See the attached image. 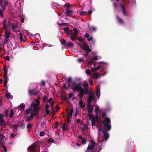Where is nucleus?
<instances>
[{"label":"nucleus","mask_w":152,"mask_h":152,"mask_svg":"<svg viewBox=\"0 0 152 152\" xmlns=\"http://www.w3.org/2000/svg\"><path fill=\"white\" fill-rule=\"evenodd\" d=\"M117 19L118 20V22L121 23H124L125 22L122 19H121L118 16H117L116 17Z\"/></svg>","instance_id":"obj_20"},{"label":"nucleus","mask_w":152,"mask_h":152,"mask_svg":"<svg viewBox=\"0 0 152 152\" xmlns=\"http://www.w3.org/2000/svg\"><path fill=\"white\" fill-rule=\"evenodd\" d=\"M67 46L68 47H73V44L71 42H68L67 44Z\"/></svg>","instance_id":"obj_36"},{"label":"nucleus","mask_w":152,"mask_h":152,"mask_svg":"<svg viewBox=\"0 0 152 152\" xmlns=\"http://www.w3.org/2000/svg\"><path fill=\"white\" fill-rule=\"evenodd\" d=\"M71 80H72V78L71 77H69L67 79V83L68 84L69 86L70 84L71 85H72V83H71Z\"/></svg>","instance_id":"obj_31"},{"label":"nucleus","mask_w":152,"mask_h":152,"mask_svg":"<svg viewBox=\"0 0 152 152\" xmlns=\"http://www.w3.org/2000/svg\"><path fill=\"white\" fill-rule=\"evenodd\" d=\"M100 95V89L97 88L96 92V96L98 98H99Z\"/></svg>","instance_id":"obj_27"},{"label":"nucleus","mask_w":152,"mask_h":152,"mask_svg":"<svg viewBox=\"0 0 152 152\" xmlns=\"http://www.w3.org/2000/svg\"><path fill=\"white\" fill-rule=\"evenodd\" d=\"M89 30L91 31H95L96 30V28L94 26H91L89 28Z\"/></svg>","instance_id":"obj_38"},{"label":"nucleus","mask_w":152,"mask_h":152,"mask_svg":"<svg viewBox=\"0 0 152 152\" xmlns=\"http://www.w3.org/2000/svg\"><path fill=\"white\" fill-rule=\"evenodd\" d=\"M83 86L85 88H87L88 86V83H85L83 85Z\"/></svg>","instance_id":"obj_57"},{"label":"nucleus","mask_w":152,"mask_h":152,"mask_svg":"<svg viewBox=\"0 0 152 152\" xmlns=\"http://www.w3.org/2000/svg\"><path fill=\"white\" fill-rule=\"evenodd\" d=\"M4 117L3 114L0 113V124H3L4 122Z\"/></svg>","instance_id":"obj_16"},{"label":"nucleus","mask_w":152,"mask_h":152,"mask_svg":"<svg viewBox=\"0 0 152 152\" xmlns=\"http://www.w3.org/2000/svg\"><path fill=\"white\" fill-rule=\"evenodd\" d=\"M88 92L89 91L88 90L82 92H80L79 94L78 95L79 96V99H80L81 100H82L83 96L85 94L86 95L88 94Z\"/></svg>","instance_id":"obj_9"},{"label":"nucleus","mask_w":152,"mask_h":152,"mask_svg":"<svg viewBox=\"0 0 152 152\" xmlns=\"http://www.w3.org/2000/svg\"><path fill=\"white\" fill-rule=\"evenodd\" d=\"M88 41L89 42L92 41V42H94V40L92 37H90L88 39Z\"/></svg>","instance_id":"obj_53"},{"label":"nucleus","mask_w":152,"mask_h":152,"mask_svg":"<svg viewBox=\"0 0 152 152\" xmlns=\"http://www.w3.org/2000/svg\"><path fill=\"white\" fill-rule=\"evenodd\" d=\"M17 27V26L16 25H14L13 24L12 26V29H13V31H15V28Z\"/></svg>","instance_id":"obj_42"},{"label":"nucleus","mask_w":152,"mask_h":152,"mask_svg":"<svg viewBox=\"0 0 152 152\" xmlns=\"http://www.w3.org/2000/svg\"><path fill=\"white\" fill-rule=\"evenodd\" d=\"M28 149L29 150L30 152H35L36 150V145L34 144H32L28 148Z\"/></svg>","instance_id":"obj_10"},{"label":"nucleus","mask_w":152,"mask_h":152,"mask_svg":"<svg viewBox=\"0 0 152 152\" xmlns=\"http://www.w3.org/2000/svg\"><path fill=\"white\" fill-rule=\"evenodd\" d=\"M102 148L99 146H96L94 150V152H99L101 150Z\"/></svg>","instance_id":"obj_25"},{"label":"nucleus","mask_w":152,"mask_h":152,"mask_svg":"<svg viewBox=\"0 0 152 152\" xmlns=\"http://www.w3.org/2000/svg\"><path fill=\"white\" fill-rule=\"evenodd\" d=\"M110 122V119L108 118H105L102 124H109Z\"/></svg>","instance_id":"obj_17"},{"label":"nucleus","mask_w":152,"mask_h":152,"mask_svg":"<svg viewBox=\"0 0 152 152\" xmlns=\"http://www.w3.org/2000/svg\"><path fill=\"white\" fill-rule=\"evenodd\" d=\"M64 32L65 33H66V32H68L69 31V27H65L64 28Z\"/></svg>","instance_id":"obj_41"},{"label":"nucleus","mask_w":152,"mask_h":152,"mask_svg":"<svg viewBox=\"0 0 152 152\" xmlns=\"http://www.w3.org/2000/svg\"><path fill=\"white\" fill-rule=\"evenodd\" d=\"M92 126H95L97 128L99 132L98 134L100 132L102 131L104 134L103 139L105 141L107 140L109 137V135L107 132L110 130L111 126L110 124H91Z\"/></svg>","instance_id":"obj_2"},{"label":"nucleus","mask_w":152,"mask_h":152,"mask_svg":"<svg viewBox=\"0 0 152 152\" xmlns=\"http://www.w3.org/2000/svg\"><path fill=\"white\" fill-rule=\"evenodd\" d=\"M72 86L73 87L72 88L73 91L74 92L79 91L80 92H82L88 90V88H85L84 89L82 87V83H76L75 81H74L72 82Z\"/></svg>","instance_id":"obj_3"},{"label":"nucleus","mask_w":152,"mask_h":152,"mask_svg":"<svg viewBox=\"0 0 152 152\" xmlns=\"http://www.w3.org/2000/svg\"><path fill=\"white\" fill-rule=\"evenodd\" d=\"M98 59L97 56H94L93 58H91V62H94V61H96Z\"/></svg>","instance_id":"obj_39"},{"label":"nucleus","mask_w":152,"mask_h":152,"mask_svg":"<svg viewBox=\"0 0 152 152\" xmlns=\"http://www.w3.org/2000/svg\"><path fill=\"white\" fill-rule=\"evenodd\" d=\"M79 104L82 107L84 106V105H83V102L82 100H81L79 102Z\"/></svg>","instance_id":"obj_48"},{"label":"nucleus","mask_w":152,"mask_h":152,"mask_svg":"<svg viewBox=\"0 0 152 152\" xmlns=\"http://www.w3.org/2000/svg\"><path fill=\"white\" fill-rule=\"evenodd\" d=\"M45 110L48 109L49 108V105L48 104H46L45 105Z\"/></svg>","instance_id":"obj_60"},{"label":"nucleus","mask_w":152,"mask_h":152,"mask_svg":"<svg viewBox=\"0 0 152 152\" xmlns=\"http://www.w3.org/2000/svg\"><path fill=\"white\" fill-rule=\"evenodd\" d=\"M45 135V132H44L41 131L39 133V135L41 137L44 136Z\"/></svg>","instance_id":"obj_46"},{"label":"nucleus","mask_w":152,"mask_h":152,"mask_svg":"<svg viewBox=\"0 0 152 152\" xmlns=\"http://www.w3.org/2000/svg\"><path fill=\"white\" fill-rule=\"evenodd\" d=\"M73 12V11L72 10H70L68 9L66 10V15L68 16L72 14Z\"/></svg>","instance_id":"obj_15"},{"label":"nucleus","mask_w":152,"mask_h":152,"mask_svg":"<svg viewBox=\"0 0 152 152\" xmlns=\"http://www.w3.org/2000/svg\"><path fill=\"white\" fill-rule=\"evenodd\" d=\"M14 113H13V110L12 109L11 110L10 113V114L9 118H11L14 115Z\"/></svg>","instance_id":"obj_32"},{"label":"nucleus","mask_w":152,"mask_h":152,"mask_svg":"<svg viewBox=\"0 0 152 152\" xmlns=\"http://www.w3.org/2000/svg\"><path fill=\"white\" fill-rule=\"evenodd\" d=\"M4 11L5 10L3 11V9H2L1 11H0V15L2 18H3L4 17V14L3 13V12H4Z\"/></svg>","instance_id":"obj_43"},{"label":"nucleus","mask_w":152,"mask_h":152,"mask_svg":"<svg viewBox=\"0 0 152 152\" xmlns=\"http://www.w3.org/2000/svg\"><path fill=\"white\" fill-rule=\"evenodd\" d=\"M86 13V12H81L80 13L81 15L83 16Z\"/></svg>","instance_id":"obj_63"},{"label":"nucleus","mask_w":152,"mask_h":152,"mask_svg":"<svg viewBox=\"0 0 152 152\" xmlns=\"http://www.w3.org/2000/svg\"><path fill=\"white\" fill-rule=\"evenodd\" d=\"M68 124H63L62 126L63 131H66L68 129Z\"/></svg>","instance_id":"obj_22"},{"label":"nucleus","mask_w":152,"mask_h":152,"mask_svg":"<svg viewBox=\"0 0 152 152\" xmlns=\"http://www.w3.org/2000/svg\"><path fill=\"white\" fill-rule=\"evenodd\" d=\"M67 122L69 123V119L72 116V115L73 112V109H71L70 110H67Z\"/></svg>","instance_id":"obj_6"},{"label":"nucleus","mask_w":152,"mask_h":152,"mask_svg":"<svg viewBox=\"0 0 152 152\" xmlns=\"http://www.w3.org/2000/svg\"><path fill=\"white\" fill-rule=\"evenodd\" d=\"M91 71L92 72H96L97 71V70L96 69V68H93L91 69Z\"/></svg>","instance_id":"obj_61"},{"label":"nucleus","mask_w":152,"mask_h":152,"mask_svg":"<svg viewBox=\"0 0 152 152\" xmlns=\"http://www.w3.org/2000/svg\"><path fill=\"white\" fill-rule=\"evenodd\" d=\"M20 107L23 110H24L25 108V105L24 104H21L20 105Z\"/></svg>","instance_id":"obj_55"},{"label":"nucleus","mask_w":152,"mask_h":152,"mask_svg":"<svg viewBox=\"0 0 152 152\" xmlns=\"http://www.w3.org/2000/svg\"><path fill=\"white\" fill-rule=\"evenodd\" d=\"M48 95H45L42 98V101L43 102H45L46 101L48 100Z\"/></svg>","instance_id":"obj_30"},{"label":"nucleus","mask_w":152,"mask_h":152,"mask_svg":"<svg viewBox=\"0 0 152 152\" xmlns=\"http://www.w3.org/2000/svg\"><path fill=\"white\" fill-rule=\"evenodd\" d=\"M61 44H62V45H64V46H65L66 45V42L64 39H62L61 40Z\"/></svg>","instance_id":"obj_37"},{"label":"nucleus","mask_w":152,"mask_h":152,"mask_svg":"<svg viewBox=\"0 0 152 152\" xmlns=\"http://www.w3.org/2000/svg\"><path fill=\"white\" fill-rule=\"evenodd\" d=\"M120 0H116V1L114 2V7L116 8L118 10V2Z\"/></svg>","instance_id":"obj_18"},{"label":"nucleus","mask_w":152,"mask_h":152,"mask_svg":"<svg viewBox=\"0 0 152 152\" xmlns=\"http://www.w3.org/2000/svg\"><path fill=\"white\" fill-rule=\"evenodd\" d=\"M8 1L7 0H0V5L3 9V11L5 10L6 6L8 4Z\"/></svg>","instance_id":"obj_4"},{"label":"nucleus","mask_w":152,"mask_h":152,"mask_svg":"<svg viewBox=\"0 0 152 152\" xmlns=\"http://www.w3.org/2000/svg\"><path fill=\"white\" fill-rule=\"evenodd\" d=\"M123 13L124 16H128V15L126 10L123 11Z\"/></svg>","instance_id":"obj_50"},{"label":"nucleus","mask_w":152,"mask_h":152,"mask_svg":"<svg viewBox=\"0 0 152 152\" xmlns=\"http://www.w3.org/2000/svg\"><path fill=\"white\" fill-rule=\"evenodd\" d=\"M56 108H54L53 109L52 112H56L58 110H59L60 109V107L58 105H56Z\"/></svg>","instance_id":"obj_29"},{"label":"nucleus","mask_w":152,"mask_h":152,"mask_svg":"<svg viewBox=\"0 0 152 152\" xmlns=\"http://www.w3.org/2000/svg\"><path fill=\"white\" fill-rule=\"evenodd\" d=\"M39 93V91L37 89H34L28 91V94L29 96H33L37 95Z\"/></svg>","instance_id":"obj_5"},{"label":"nucleus","mask_w":152,"mask_h":152,"mask_svg":"<svg viewBox=\"0 0 152 152\" xmlns=\"http://www.w3.org/2000/svg\"><path fill=\"white\" fill-rule=\"evenodd\" d=\"M89 119L91 121V124H95L97 122V124H99L98 121V119H97L96 118H95V117L93 115H89Z\"/></svg>","instance_id":"obj_8"},{"label":"nucleus","mask_w":152,"mask_h":152,"mask_svg":"<svg viewBox=\"0 0 152 152\" xmlns=\"http://www.w3.org/2000/svg\"><path fill=\"white\" fill-rule=\"evenodd\" d=\"M66 34L68 35H70V36H72V30H70L69 31H68L67 32H66Z\"/></svg>","instance_id":"obj_45"},{"label":"nucleus","mask_w":152,"mask_h":152,"mask_svg":"<svg viewBox=\"0 0 152 152\" xmlns=\"http://www.w3.org/2000/svg\"><path fill=\"white\" fill-rule=\"evenodd\" d=\"M79 138H81L82 139L81 142V144H85L86 143V141L85 139H83L82 136H79Z\"/></svg>","instance_id":"obj_24"},{"label":"nucleus","mask_w":152,"mask_h":152,"mask_svg":"<svg viewBox=\"0 0 152 152\" xmlns=\"http://www.w3.org/2000/svg\"><path fill=\"white\" fill-rule=\"evenodd\" d=\"M10 33L8 31H6L5 33V35L6 38L9 39L10 37Z\"/></svg>","instance_id":"obj_21"},{"label":"nucleus","mask_w":152,"mask_h":152,"mask_svg":"<svg viewBox=\"0 0 152 152\" xmlns=\"http://www.w3.org/2000/svg\"><path fill=\"white\" fill-rule=\"evenodd\" d=\"M6 96L8 99H10L12 98V96L10 95V93H7L6 95Z\"/></svg>","instance_id":"obj_33"},{"label":"nucleus","mask_w":152,"mask_h":152,"mask_svg":"<svg viewBox=\"0 0 152 152\" xmlns=\"http://www.w3.org/2000/svg\"><path fill=\"white\" fill-rule=\"evenodd\" d=\"M93 75V78L95 79H97L98 77H99V74L98 72L94 73Z\"/></svg>","instance_id":"obj_28"},{"label":"nucleus","mask_w":152,"mask_h":152,"mask_svg":"<svg viewBox=\"0 0 152 152\" xmlns=\"http://www.w3.org/2000/svg\"><path fill=\"white\" fill-rule=\"evenodd\" d=\"M9 113V111L7 109H4L3 112V113H4L3 115L4 116V117L6 118L8 117V116Z\"/></svg>","instance_id":"obj_14"},{"label":"nucleus","mask_w":152,"mask_h":152,"mask_svg":"<svg viewBox=\"0 0 152 152\" xmlns=\"http://www.w3.org/2000/svg\"><path fill=\"white\" fill-rule=\"evenodd\" d=\"M54 141V140L52 138H50L48 140V142L49 143L53 142Z\"/></svg>","instance_id":"obj_56"},{"label":"nucleus","mask_w":152,"mask_h":152,"mask_svg":"<svg viewBox=\"0 0 152 152\" xmlns=\"http://www.w3.org/2000/svg\"><path fill=\"white\" fill-rule=\"evenodd\" d=\"M90 142L91 144V145H89L88 147L87 148L88 151L93 149L94 148L96 145V143L94 140H91Z\"/></svg>","instance_id":"obj_7"},{"label":"nucleus","mask_w":152,"mask_h":152,"mask_svg":"<svg viewBox=\"0 0 152 152\" xmlns=\"http://www.w3.org/2000/svg\"><path fill=\"white\" fill-rule=\"evenodd\" d=\"M95 96L93 94H91L89 96H88V100H93L95 99Z\"/></svg>","instance_id":"obj_19"},{"label":"nucleus","mask_w":152,"mask_h":152,"mask_svg":"<svg viewBox=\"0 0 152 152\" xmlns=\"http://www.w3.org/2000/svg\"><path fill=\"white\" fill-rule=\"evenodd\" d=\"M70 37V39L72 40L73 41H75V38L72 36H71Z\"/></svg>","instance_id":"obj_59"},{"label":"nucleus","mask_w":152,"mask_h":152,"mask_svg":"<svg viewBox=\"0 0 152 152\" xmlns=\"http://www.w3.org/2000/svg\"><path fill=\"white\" fill-rule=\"evenodd\" d=\"M6 20H5L2 22L3 28L4 30H6L7 28V24H6Z\"/></svg>","instance_id":"obj_23"},{"label":"nucleus","mask_w":152,"mask_h":152,"mask_svg":"<svg viewBox=\"0 0 152 152\" xmlns=\"http://www.w3.org/2000/svg\"><path fill=\"white\" fill-rule=\"evenodd\" d=\"M86 52H87L88 53L91 52V50L90 49L89 47L88 48L87 50H86Z\"/></svg>","instance_id":"obj_64"},{"label":"nucleus","mask_w":152,"mask_h":152,"mask_svg":"<svg viewBox=\"0 0 152 152\" xmlns=\"http://www.w3.org/2000/svg\"><path fill=\"white\" fill-rule=\"evenodd\" d=\"M87 107L88 108V111L89 113H92L93 111V108L92 107V106H89Z\"/></svg>","instance_id":"obj_26"},{"label":"nucleus","mask_w":152,"mask_h":152,"mask_svg":"<svg viewBox=\"0 0 152 152\" xmlns=\"http://www.w3.org/2000/svg\"><path fill=\"white\" fill-rule=\"evenodd\" d=\"M82 49L84 51H86L88 48V46L87 43H85L83 44L82 45L80 46Z\"/></svg>","instance_id":"obj_13"},{"label":"nucleus","mask_w":152,"mask_h":152,"mask_svg":"<svg viewBox=\"0 0 152 152\" xmlns=\"http://www.w3.org/2000/svg\"><path fill=\"white\" fill-rule=\"evenodd\" d=\"M78 33V31L76 28H74L73 31H72V35L75 38H77Z\"/></svg>","instance_id":"obj_11"},{"label":"nucleus","mask_w":152,"mask_h":152,"mask_svg":"<svg viewBox=\"0 0 152 152\" xmlns=\"http://www.w3.org/2000/svg\"><path fill=\"white\" fill-rule=\"evenodd\" d=\"M76 38L80 42H83V39L81 37H77V38Z\"/></svg>","instance_id":"obj_49"},{"label":"nucleus","mask_w":152,"mask_h":152,"mask_svg":"<svg viewBox=\"0 0 152 152\" xmlns=\"http://www.w3.org/2000/svg\"><path fill=\"white\" fill-rule=\"evenodd\" d=\"M54 102H51L50 104V106L52 108V109H53V107L54 105Z\"/></svg>","instance_id":"obj_51"},{"label":"nucleus","mask_w":152,"mask_h":152,"mask_svg":"<svg viewBox=\"0 0 152 152\" xmlns=\"http://www.w3.org/2000/svg\"><path fill=\"white\" fill-rule=\"evenodd\" d=\"M79 63H81L84 61V60L83 58H79L77 59Z\"/></svg>","instance_id":"obj_44"},{"label":"nucleus","mask_w":152,"mask_h":152,"mask_svg":"<svg viewBox=\"0 0 152 152\" xmlns=\"http://www.w3.org/2000/svg\"><path fill=\"white\" fill-rule=\"evenodd\" d=\"M66 86H67L66 84V83L64 84L63 85V87L64 89H65L66 90H67L68 89V88Z\"/></svg>","instance_id":"obj_58"},{"label":"nucleus","mask_w":152,"mask_h":152,"mask_svg":"<svg viewBox=\"0 0 152 152\" xmlns=\"http://www.w3.org/2000/svg\"><path fill=\"white\" fill-rule=\"evenodd\" d=\"M2 147L4 152H7V149L6 147L3 145L2 144Z\"/></svg>","instance_id":"obj_54"},{"label":"nucleus","mask_w":152,"mask_h":152,"mask_svg":"<svg viewBox=\"0 0 152 152\" xmlns=\"http://www.w3.org/2000/svg\"><path fill=\"white\" fill-rule=\"evenodd\" d=\"M120 7L122 8V11L126 10L124 4L121 3L120 5Z\"/></svg>","instance_id":"obj_34"},{"label":"nucleus","mask_w":152,"mask_h":152,"mask_svg":"<svg viewBox=\"0 0 152 152\" xmlns=\"http://www.w3.org/2000/svg\"><path fill=\"white\" fill-rule=\"evenodd\" d=\"M4 82H7V68L6 66L4 67Z\"/></svg>","instance_id":"obj_12"},{"label":"nucleus","mask_w":152,"mask_h":152,"mask_svg":"<svg viewBox=\"0 0 152 152\" xmlns=\"http://www.w3.org/2000/svg\"><path fill=\"white\" fill-rule=\"evenodd\" d=\"M19 34L20 35V39L21 41L24 42L23 39V35L21 33H20Z\"/></svg>","instance_id":"obj_47"},{"label":"nucleus","mask_w":152,"mask_h":152,"mask_svg":"<svg viewBox=\"0 0 152 152\" xmlns=\"http://www.w3.org/2000/svg\"><path fill=\"white\" fill-rule=\"evenodd\" d=\"M39 102L38 101L32 103L30 109H27L26 111V114L28 115L31 114V115L28 117V119L29 121L32 120L33 118L37 116L39 114Z\"/></svg>","instance_id":"obj_1"},{"label":"nucleus","mask_w":152,"mask_h":152,"mask_svg":"<svg viewBox=\"0 0 152 152\" xmlns=\"http://www.w3.org/2000/svg\"><path fill=\"white\" fill-rule=\"evenodd\" d=\"M86 73L88 75H89L91 74V72L89 69L86 70Z\"/></svg>","instance_id":"obj_52"},{"label":"nucleus","mask_w":152,"mask_h":152,"mask_svg":"<svg viewBox=\"0 0 152 152\" xmlns=\"http://www.w3.org/2000/svg\"><path fill=\"white\" fill-rule=\"evenodd\" d=\"M83 126L82 127V129L83 130H87L88 129V126L87 124H83Z\"/></svg>","instance_id":"obj_35"},{"label":"nucleus","mask_w":152,"mask_h":152,"mask_svg":"<svg viewBox=\"0 0 152 152\" xmlns=\"http://www.w3.org/2000/svg\"><path fill=\"white\" fill-rule=\"evenodd\" d=\"M32 125L31 124H27V128L28 129H30L32 127Z\"/></svg>","instance_id":"obj_62"},{"label":"nucleus","mask_w":152,"mask_h":152,"mask_svg":"<svg viewBox=\"0 0 152 152\" xmlns=\"http://www.w3.org/2000/svg\"><path fill=\"white\" fill-rule=\"evenodd\" d=\"M92 101L91 100H88V103L87 105V107H88L89 106H92V105L91 104Z\"/></svg>","instance_id":"obj_40"}]
</instances>
